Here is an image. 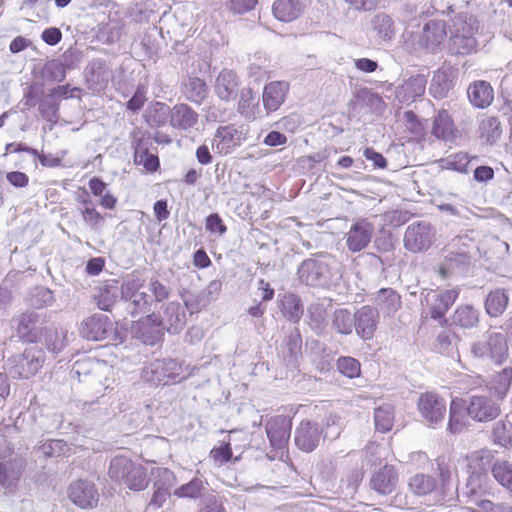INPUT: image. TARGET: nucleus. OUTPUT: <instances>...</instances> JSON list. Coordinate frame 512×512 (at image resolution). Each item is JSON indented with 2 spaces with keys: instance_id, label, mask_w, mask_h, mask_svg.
Segmentation results:
<instances>
[{
  "instance_id": "obj_1",
  "label": "nucleus",
  "mask_w": 512,
  "mask_h": 512,
  "mask_svg": "<svg viewBox=\"0 0 512 512\" xmlns=\"http://www.w3.org/2000/svg\"><path fill=\"white\" fill-rule=\"evenodd\" d=\"M300 284L314 289L330 290L337 287L343 277V266L329 253L320 252L304 259L297 268Z\"/></svg>"
},
{
  "instance_id": "obj_2",
  "label": "nucleus",
  "mask_w": 512,
  "mask_h": 512,
  "mask_svg": "<svg viewBox=\"0 0 512 512\" xmlns=\"http://www.w3.org/2000/svg\"><path fill=\"white\" fill-rule=\"evenodd\" d=\"M447 36L444 20H430L421 30H406L403 34V47L412 54L425 50L435 53Z\"/></svg>"
},
{
  "instance_id": "obj_3",
  "label": "nucleus",
  "mask_w": 512,
  "mask_h": 512,
  "mask_svg": "<svg viewBox=\"0 0 512 512\" xmlns=\"http://www.w3.org/2000/svg\"><path fill=\"white\" fill-rule=\"evenodd\" d=\"M71 373L79 382L87 383L95 389L97 387L107 389L114 381L113 367L105 361L90 357L77 360L73 364Z\"/></svg>"
},
{
  "instance_id": "obj_4",
  "label": "nucleus",
  "mask_w": 512,
  "mask_h": 512,
  "mask_svg": "<svg viewBox=\"0 0 512 512\" xmlns=\"http://www.w3.org/2000/svg\"><path fill=\"white\" fill-rule=\"evenodd\" d=\"M476 20L473 16L459 15L453 24V31L448 43V49L454 55H468L475 51L477 40Z\"/></svg>"
},
{
  "instance_id": "obj_5",
  "label": "nucleus",
  "mask_w": 512,
  "mask_h": 512,
  "mask_svg": "<svg viewBox=\"0 0 512 512\" xmlns=\"http://www.w3.org/2000/svg\"><path fill=\"white\" fill-rule=\"evenodd\" d=\"M45 359V351L41 347L30 346L22 354L8 358L5 365L13 377L28 379L38 373Z\"/></svg>"
},
{
  "instance_id": "obj_6",
  "label": "nucleus",
  "mask_w": 512,
  "mask_h": 512,
  "mask_svg": "<svg viewBox=\"0 0 512 512\" xmlns=\"http://www.w3.org/2000/svg\"><path fill=\"white\" fill-rule=\"evenodd\" d=\"M142 281L135 277H128L121 286V298L126 302V310L132 317L150 314L152 298L142 291Z\"/></svg>"
},
{
  "instance_id": "obj_7",
  "label": "nucleus",
  "mask_w": 512,
  "mask_h": 512,
  "mask_svg": "<svg viewBox=\"0 0 512 512\" xmlns=\"http://www.w3.org/2000/svg\"><path fill=\"white\" fill-rule=\"evenodd\" d=\"M18 336L25 342H37L47 329V314L45 312L28 311L14 318Z\"/></svg>"
},
{
  "instance_id": "obj_8",
  "label": "nucleus",
  "mask_w": 512,
  "mask_h": 512,
  "mask_svg": "<svg viewBox=\"0 0 512 512\" xmlns=\"http://www.w3.org/2000/svg\"><path fill=\"white\" fill-rule=\"evenodd\" d=\"M471 352L477 358H490L496 364H503L508 358L506 337L502 333H490L486 339L473 343Z\"/></svg>"
},
{
  "instance_id": "obj_9",
  "label": "nucleus",
  "mask_w": 512,
  "mask_h": 512,
  "mask_svg": "<svg viewBox=\"0 0 512 512\" xmlns=\"http://www.w3.org/2000/svg\"><path fill=\"white\" fill-rule=\"evenodd\" d=\"M472 267V255L445 252L433 270L442 280H453L467 276Z\"/></svg>"
},
{
  "instance_id": "obj_10",
  "label": "nucleus",
  "mask_w": 512,
  "mask_h": 512,
  "mask_svg": "<svg viewBox=\"0 0 512 512\" xmlns=\"http://www.w3.org/2000/svg\"><path fill=\"white\" fill-rule=\"evenodd\" d=\"M148 321H156L169 333L177 334L186 324V308L178 301L163 304L158 313L148 314Z\"/></svg>"
},
{
  "instance_id": "obj_11",
  "label": "nucleus",
  "mask_w": 512,
  "mask_h": 512,
  "mask_svg": "<svg viewBox=\"0 0 512 512\" xmlns=\"http://www.w3.org/2000/svg\"><path fill=\"white\" fill-rule=\"evenodd\" d=\"M434 230L427 221H419L410 224L404 235V246L411 252L427 250L434 240Z\"/></svg>"
},
{
  "instance_id": "obj_12",
  "label": "nucleus",
  "mask_w": 512,
  "mask_h": 512,
  "mask_svg": "<svg viewBox=\"0 0 512 512\" xmlns=\"http://www.w3.org/2000/svg\"><path fill=\"white\" fill-rule=\"evenodd\" d=\"M468 416L479 423L495 420L501 413L500 405L491 397L473 395L467 399Z\"/></svg>"
},
{
  "instance_id": "obj_13",
  "label": "nucleus",
  "mask_w": 512,
  "mask_h": 512,
  "mask_svg": "<svg viewBox=\"0 0 512 512\" xmlns=\"http://www.w3.org/2000/svg\"><path fill=\"white\" fill-rule=\"evenodd\" d=\"M417 407L420 415L430 427L442 423L445 418L446 402L435 393L421 394L418 399Z\"/></svg>"
},
{
  "instance_id": "obj_14",
  "label": "nucleus",
  "mask_w": 512,
  "mask_h": 512,
  "mask_svg": "<svg viewBox=\"0 0 512 512\" xmlns=\"http://www.w3.org/2000/svg\"><path fill=\"white\" fill-rule=\"evenodd\" d=\"M113 329V323L108 316L93 314L82 321L79 332L86 340L101 341L108 338Z\"/></svg>"
},
{
  "instance_id": "obj_15",
  "label": "nucleus",
  "mask_w": 512,
  "mask_h": 512,
  "mask_svg": "<svg viewBox=\"0 0 512 512\" xmlns=\"http://www.w3.org/2000/svg\"><path fill=\"white\" fill-rule=\"evenodd\" d=\"M245 140L244 132L234 124L220 126L215 132L212 147L221 155H228Z\"/></svg>"
},
{
  "instance_id": "obj_16",
  "label": "nucleus",
  "mask_w": 512,
  "mask_h": 512,
  "mask_svg": "<svg viewBox=\"0 0 512 512\" xmlns=\"http://www.w3.org/2000/svg\"><path fill=\"white\" fill-rule=\"evenodd\" d=\"M354 318V329L357 336L364 341L373 339L380 322L377 308L370 305L362 306L356 310Z\"/></svg>"
},
{
  "instance_id": "obj_17",
  "label": "nucleus",
  "mask_w": 512,
  "mask_h": 512,
  "mask_svg": "<svg viewBox=\"0 0 512 512\" xmlns=\"http://www.w3.org/2000/svg\"><path fill=\"white\" fill-rule=\"evenodd\" d=\"M459 289L453 288L442 292L432 291L425 296V304L428 307L430 317L434 320L444 318L449 308L458 298Z\"/></svg>"
},
{
  "instance_id": "obj_18",
  "label": "nucleus",
  "mask_w": 512,
  "mask_h": 512,
  "mask_svg": "<svg viewBox=\"0 0 512 512\" xmlns=\"http://www.w3.org/2000/svg\"><path fill=\"white\" fill-rule=\"evenodd\" d=\"M68 496L75 505L83 509L95 507L99 500L95 484L88 480L72 482L68 489Z\"/></svg>"
},
{
  "instance_id": "obj_19",
  "label": "nucleus",
  "mask_w": 512,
  "mask_h": 512,
  "mask_svg": "<svg viewBox=\"0 0 512 512\" xmlns=\"http://www.w3.org/2000/svg\"><path fill=\"white\" fill-rule=\"evenodd\" d=\"M374 226L367 219H359L352 224L346 234V245L351 252H360L371 242Z\"/></svg>"
},
{
  "instance_id": "obj_20",
  "label": "nucleus",
  "mask_w": 512,
  "mask_h": 512,
  "mask_svg": "<svg viewBox=\"0 0 512 512\" xmlns=\"http://www.w3.org/2000/svg\"><path fill=\"white\" fill-rule=\"evenodd\" d=\"M398 482L397 470L394 466L386 464L372 474L369 486L377 494L386 496L396 490Z\"/></svg>"
},
{
  "instance_id": "obj_21",
  "label": "nucleus",
  "mask_w": 512,
  "mask_h": 512,
  "mask_svg": "<svg viewBox=\"0 0 512 512\" xmlns=\"http://www.w3.org/2000/svg\"><path fill=\"white\" fill-rule=\"evenodd\" d=\"M456 72L449 66H442L437 69L431 79L429 94L435 99L448 97L456 81Z\"/></svg>"
},
{
  "instance_id": "obj_22",
  "label": "nucleus",
  "mask_w": 512,
  "mask_h": 512,
  "mask_svg": "<svg viewBox=\"0 0 512 512\" xmlns=\"http://www.w3.org/2000/svg\"><path fill=\"white\" fill-rule=\"evenodd\" d=\"M322 435L321 427L311 421H302L295 430L296 446L304 452H312L318 446Z\"/></svg>"
},
{
  "instance_id": "obj_23",
  "label": "nucleus",
  "mask_w": 512,
  "mask_h": 512,
  "mask_svg": "<svg viewBox=\"0 0 512 512\" xmlns=\"http://www.w3.org/2000/svg\"><path fill=\"white\" fill-rule=\"evenodd\" d=\"M85 78L88 89L94 92L104 90L110 79V71L103 59H92L85 68Z\"/></svg>"
},
{
  "instance_id": "obj_24",
  "label": "nucleus",
  "mask_w": 512,
  "mask_h": 512,
  "mask_svg": "<svg viewBox=\"0 0 512 512\" xmlns=\"http://www.w3.org/2000/svg\"><path fill=\"white\" fill-rule=\"evenodd\" d=\"M291 432V421L283 415L272 417L266 424L268 439L275 449H282L287 444Z\"/></svg>"
},
{
  "instance_id": "obj_25",
  "label": "nucleus",
  "mask_w": 512,
  "mask_h": 512,
  "mask_svg": "<svg viewBox=\"0 0 512 512\" xmlns=\"http://www.w3.org/2000/svg\"><path fill=\"white\" fill-rule=\"evenodd\" d=\"M289 84L285 81H273L265 85L262 100L267 113L274 112L284 103Z\"/></svg>"
},
{
  "instance_id": "obj_26",
  "label": "nucleus",
  "mask_w": 512,
  "mask_h": 512,
  "mask_svg": "<svg viewBox=\"0 0 512 512\" xmlns=\"http://www.w3.org/2000/svg\"><path fill=\"white\" fill-rule=\"evenodd\" d=\"M238 77L232 70L223 69L215 80L214 92L223 101L234 100L238 92Z\"/></svg>"
},
{
  "instance_id": "obj_27",
  "label": "nucleus",
  "mask_w": 512,
  "mask_h": 512,
  "mask_svg": "<svg viewBox=\"0 0 512 512\" xmlns=\"http://www.w3.org/2000/svg\"><path fill=\"white\" fill-rule=\"evenodd\" d=\"M426 83L423 75L412 76L397 88L396 98L401 103L414 102L424 94Z\"/></svg>"
},
{
  "instance_id": "obj_28",
  "label": "nucleus",
  "mask_w": 512,
  "mask_h": 512,
  "mask_svg": "<svg viewBox=\"0 0 512 512\" xmlns=\"http://www.w3.org/2000/svg\"><path fill=\"white\" fill-rule=\"evenodd\" d=\"M375 307L385 317L393 316L402 306L401 296L392 288H382L375 294Z\"/></svg>"
},
{
  "instance_id": "obj_29",
  "label": "nucleus",
  "mask_w": 512,
  "mask_h": 512,
  "mask_svg": "<svg viewBox=\"0 0 512 512\" xmlns=\"http://www.w3.org/2000/svg\"><path fill=\"white\" fill-rule=\"evenodd\" d=\"M467 399L454 398L450 403L448 430L451 433H460L468 424Z\"/></svg>"
},
{
  "instance_id": "obj_30",
  "label": "nucleus",
  "mask_w": 512,
  "mask_h": 512,
  "mask_svg": "<svg viewBox=\"0 0 512 512\" xmlns=\"http://www.w3.org/2000/svg\"><path fill=\"white\" fill-rule=\"evenodd\" d=\"M198 114L189 105L180 103L171 108L170 125L179 130H188L198 122Z\"/></svg>"
},
{
  "instance_id": "obj_31",
  "label": "nucleus",
  "mask_w": 512,
  "mask_h": 512,
  "mask_svg": "<svg viewBox=\"0 0 512 512\" xmlns=\"http://www.w3.org/2000/svg\"><path fill=\"white\" fill-rule=\"evenodd\" d=\"M302 338L297 328L289 331L282 347L283 361L287 367L295 368L301 355Z\"/></svg>"
},
{
  "instance_id": "obj_32",
  "label": "nucleus",
  "mask_w": 512,
  "mask_h": 512,
  "mask_svg": "<svg viewBox=\"0 0 512 512\" xmlns=\"http://www.w3.org/2000/svg\"><path fill=\"white\" fill-rule=\"evenodd\" d=\"M469 477L466 485L461 489L460 495L466 503H475L480 500V493L485 490L487 473L475 470H469Z\"/></svg>"
},
{
  "instance_id": "obj_33",
  "label": "nucleus",
  "mask_w": 512,
  "mask_h": 512,
  "mask_svg": "<svg viewBox=\"0 0 512 512\" xmlns=\"http://www.w3.org/2000/svg\"><path fill=\"white\" fill-rule=\"evenodd\" d=\"M467 96L473 106L477 108H485L493 101V88L486 81H475L469 85L467 89Z\"/></svg>"
},
{
  "instance_id": "obj_34",
  "label": "nucleus",
  "mask_w": 512,
  "mask_h": 512,
  "mask_svg": "<svg viewBox=\"0 0 512 512\" xmlns=\"http://www.w3.org/2000/svg\"><path fill=\"white\" fill-rule=\"evenodd\" d=\"M509 303V293L504 288H496L489 292L485 300V310L490 317H498L504 313Z\"/></svg>"
},
{
  "instance_id": "obj_35",
  "label": "nucleus",
  "mask_w": 512,
  "mask_h": 512,
  "mask_svg": "<svg viewBox=\"0 0 512 512\" xmlns=\"http://www.w3.org/2000/svg\"><path fill=\"white\" fill-rule=\"evenodd\" d=\"M182 93L188 101L200 105L208 95V88L204 80L189 77L182 83Z\"/></svg>"
},
{
  "instance_id": "obj_36",
  "label": "nucleus",
  "mask_w": 512,
  "mask_h": 512,
  "mask_svg": "<svg viewBox=\"0 0 512 512\" xmlns=\"http://www.w3.org/2000/svg\"><path fill=\"white\" fill-rule=\"evenodd\" d=\"M166 331L159 322L148 321V315L139 324L137 337L146 345H155L160 342Z\"/></svg>"
},
{
  "instance_id": "obj_37",
  "label": "nucleus",
  "mask_w": 512,
  "mask_h": 512,
  "mask_svg": "<svg viewBox=\"0 0 512 512\" xmlns=\"http://www.w3.org/2000/svg\"><path fill=\"white\" fill-rule=\"evenodd\" d=\"M23 466L22 459L0 461V485L6 488L15 485L21 476Z\"/></svg>"
},
{
  "instance_id": "obj_38",
  "label": "nucleus",
  "mask_w": 512,
  "mask_h": 512,
  "mask_svg": "<svg viewBox=\"0 0 512 512\" xmlns=\"http://www.w3.org/2000/svg\"><path fill=\"white\" fill-rule=\"evenodd\" d=\"M272 11L278 20L291 22L300 16L302 6L299 0H276Z\"/></svg>"
},
{
  "instance_id": "obj_39",
  "label": "nucleus",
  "mask_w": 512,
  "mask_h": 512,
  "mask_svg": "<svg viewBox=\"0 0 512 512\" xmlns=\"http://www.w3.org/2000/svg\"><path fill=\"white\" fill-rule=\"evenodd\" d=\"M259 97L251 88H243L240 92L238 112L246 119H255L259 113Z\"/></svg>"
},
{
  "instance_id": "obj_40",
  "label": "nucleus",
  "mask_w": 512,
  "mask_h": 512,
  "mask_svg": "<svg viewBox=\"0 0 512 512\" xmlns=\"http://www.w3.org/2000/svg\"><path fill=\"white\" fill-rule=\"evenodd\" d=\"M479 315V310L472 305H460L453 314L452 322L459 327L471 329L478 325Z\"/></svg>"
},
{
  "instance_id": "obj_41",
  "label": "nucleus",
  "mask_w": 512,
  "mask_h": 512,
  "mask_svg": "<svg viewBox=\"0 0 512 512\" xmlns=\"http://www.w3.org/2000/svg\"><path fill=\"white\" fill-rule=\"evenodd\" d=\"M281 311L291 322L297 323L303 315V306L298 295L285 293L280 300Z\"/></svg>"
},
{
  "instance_id": "obj_42",
  "label": "nucleus",
  "mask_w": 512,
  "mask_h": 512,
  "mask_svg": "<svg viewBox=\"0 0 512 512\" xmlns=\"http://www.w3.org/2000/svg\"><path fill=\"white\" fill-rule=\"evenodd\" d=\"M371 26L382 41H391L395 36L394 21L388 14H376L371 20Z\"/></svg>"
},
{
  "instance_id": "obj_43",
  "label": "nucleus",
  "mask_w": 512,
  "mask_h": 512,
  "mask_svg": "<svg viewBox=\"0 0 512 512\" xmlns=\"http://www.w3.org/2000/svg\"><path fill=\"white\" fill-rule=\"evenodd\" d=\"M453 132L454 123L449 113L444 109L440 110L434 119L432 134L438 139L449 140Z\"/></svg>"
},
{
  "instance_id": "obj_44",
  "label": "nucleus",
  "mask_w": 512,
  "mask_h": 512,
  "mask_svg": "<svg viewBox=\"0 0 512 512\" xmlns=\"http://www.w3.org/2000/svg\"><path fill=\"white\" fill-rule=\"evenodd\" d=\"M480 137L489 144L498 141L502 134L501 123L497 117L488 116L482 119L479 125Z\"/></svg>"
},
{
  "instance_id": "obj_45",
  "label": "nucleus",
  "mask_w": 512,
  "mask_h": 512,
  "mask_svg": "<svg viewBox=\"0 0 512 512\" xmlns=\"http://www.w3.org/2000/svg\"><path fill=\"white\" fill-rule=\"evenodd\" d=\"M354 314L345 308L336 309L332 315V327L337 333L349 335L354 329Z\"/></svg>"
},
{
  "instance_id": "obj_46",
  "label": "nucleus",
  "mask_w": 512,
  "mask_h": 512,
  "mask_svg": "<svg viewBox=\"0 0 512 512\" xmlns=\"http://www.w3.org/2000/svg\"><path fill=\"white\" fill-rule=\"evenodd\" d=\"M43 337L48 350L57 354L66 346L67 331L63 328L47 327Z\"/></svg>"
},
{
  "instance_id": "obj_47",
  "label": "nucleus",
  "mask_w": 512,
  "mask_h": 512,
  "mask_svg": "<svg viewBox=\"0 0 512 512\" xmlns=\"http://www.w3.org/2000/svg\"><path fill=\"white\" fill-rule=\"evenodd\" d=\"M122 483L132 490H144L148 486L146 469L142 465L133 463Z\"/></svg>"
},
{
  "instance_id": "obj_48",
  "label": "nucleus",
  "mask_w": 512,
  "mask_h": 512,
  "mask_svg": "<svg viewBox=\"0 0 512 512\" xmlns=\"http://www.w3.org/2000/svg\"><path fill=\"white\" fill-rule=\"evenodd\" d=\"M132 460L126 456H115L110 461L108 474L111 479L122 482L129 474L132 467Z\"/></svg>"
},
{
  "instance_id": "obj_49",
  "label": "nucleus",
  "mask_w": 512,
  "mask_h": 512,
  "mask_svg": "<svg viewBox=\"0 0 512 512\" xmlns=\"http://www.w3.org/2000/svg\"><path fill=\"white\" fill-rule=\"evenodd\" d=\"M120 294L121 288L119 289L117 285L105 286L100 290L99 294L95 296L97 307L103 311H110Z\"/></svg>"
},
{
  "instance_id": "obj_50",
  "label": "nucleus",
  "mask_w": 512,
  "mask_h": 512,
  "mask_svg": "<svg viewBox=\"0 0 512 512\" xmlns=\"http://www.w3.org/2000/svg\"><path fill=\"white\" fill-rule=\"evenodd\" d=\"M39 112L48 122L55 124L59 120V102L49 92L39 101Z\"/></svg>"
},
{
  "instance_id": "obj_51",
  "label": "nucleus",
  "mask_w": 512,
  "mask_h": 512,
  "mask_svg": "<svg viewBox=\"0 0 512 512\" xmlns=\"http://www.w3.org/2000/svg\"><path fill=\"white\" fill-rule=\"evenodd\" d=\"M27 302L36 309L50 306L54 302L53 292L46 287L37 286L30 291Z\"/></svg>"
},
{
  "instance_id": "obj_52",
  "label": "nucleus",
  "mask_w": 512,
  "mask_h": 512,
  "mask_svg": "<svg viewBox=\"0 0 512 512\" xmlns=\"http://www.w3.org/2000/svg\"><path fill=\"white\" fill-rule=\"evenodd\" d=\"M492 475L503 488L512 492V462H496L492 466Z\"/></svg>"
},
{
  "instance_id": "obj_53",
  "label": "nucleus",
  "mask_w": 512,
  "mask_h": 512,
  "mask_svg": "<svg viewBox=\"0 0 512 512\" xmlns=\"http://www.w3.org/2000/svg\"><path fill=\"white\" fill-rule=\"evenodd\" d=\"M436 487L435 479L426 474H416L409 480L410 490L419 496L432 492Z\"/></svg>"
},
{
  "instance_id": "obj_54",
  "label": "nucleus",
  "mask_w": 512,
  "mask_h": 512,
  "mask_svg": "<svg viewBox=\"0 0 512 512\" xmlns=\"http://www.w3.org/2000/svg\"><path fill=\"white\" fill-rule=\"evenodd\" d=\"M494 442L504 448L512 446V423L500 420L493 425Z\"/></svg>"
},
{
  "instance_id": "obj_55",
  "label": "nucleus",
  "mask_w": 512,
  "mask_h": 512,
  "mask_svg": "<svg viewBox=\"0 0 512 512\" xmlns=\"http://www.w3.org/2000/svg\"><path fill=\"white\" fill-rule=\"evenodd\" d=\"M374 420L376 430L382 433L388 432L394 421L393 408L390 405H384L375 409Z\"/></svg>"
},
{
  "instance_id": "obj_56",
  "label": "nucleus",
  "mask_w": 512,
  "mask_h": 512,
  "mask_svg": "<svg viewBox=\"0 0 512 512\" xmlns=\"http://www.w3.org/2000/svg\"><path fill=\"white\" fill-rule=\"evenodd\" d=\"M492 454L489 450L473 452L468 457V469L486 473L492 462Z\"/></svg>"
},
{
  "instance_id": "obj_57",
  "label": "nucleus",
  "mask_w": 512,
  "mask_h": 512,
  "mask_svg": "<svg viewBox=\"0 0 512 512\" xmlns=\"http://www.w3.org/2000/svg\"><path fill=\"white\" fill-rule=\"evenodd\" d=\"M203 490H205L203 481L193 478L190 482L175 489L174 495L180 498L196 499L202 496Z\"/></svg>"
},
{
  "instance_id": "obj_58",
  "label": "nucleus",
  "mask_w": 512,
  "mask_h": 512,
  "mask_svg": "<svg viewBox=\"0 0 512 512\" xmlns=\"http://www.w3.org/2000/svg\"><path fill=\"white\" fill-rule=\"evenodd\" d=\"M474 248L473 240L467 235H459L454 237L446 246L445 252L452 254H466L472 255L471 251Z\"/></svg>"
},
{
  "instance_id": "obj_59",
  "label": "nucleus",
  "mask_w": 512,
  "mask_h": 512,
  "mask_svg": "<svg viewBox=\"0 0 512 512\" xmlns=\"http://www.w3.org/2000/svg\"><path fill=\"white\" fill-rule=\"evenodd\" d=\"M170 112L171 108L168 105L157 102L150 111L147 122L151 127L164 126L168 119L170 120Z\"/></svg>"
},
{
  "instance_id": "obj_60",
  "label": "nucleus",
  "mask_w": 512,
  "mask_h": 512,
  "mask_svg": "<svg viewBox=\"0 0 512 512\" xmlns=\"http://www.w3.org/2000/svg\"><path fill=\"white\" fill-rule=\"evenodd\" d=\"M42 73L43 77L49 82H62L66 78L65 66L56 60L46 63Z\"/></svg>"
},
{
  "instance_id": "obj_61",
  "label": "nucleus",
  "mask_w": 512,
  "mask_h": 512,
  "mask_svg": "<svg viewBox=\"0 0 512 512\" xmlns=\"http://www.w3.org/2000/svg\"><path fill=\"white\" fill-rule=\"evenodd\" d=\"M68 450L67 443L64 440L50 439L38 446L45 457H59Z\"/></svg>"
},
{
  "instance_id": "obj_62",
  "label": "nucleus",
  "mask_w": 512,
  "mask_h": 512,
  "mask_svg": "<svg viewBox=\"0 0 512 512\" xmlns=\"http://www.w3.org/2000/svg\"><path fill=\"white\" fill-rule=\"evenodd\" d=\"M337 369L341 374L352 379L360 376L361 364L355 358L340 357L337 360Z\"/></svg>"
},
{
  "instance_id": "obj_63",
  "label": "nucleus",
  "mask_w": 512,
  "mask_h": 512,
  "mask_svg": "<svg viewBox=\"0 0 512 512\" xmlns=\"http://www.w3.org/2000/svg\"><path fill=\"white\" fill-rule=\"evenodd\" d=\"M148 291L151 293L152 302H163L171 294V288L162 283L157 277H152L148 283Z\"/></svg>"
},
{
  "instance_id": "obj_64",
  "label": "nucleus",
  "mask_w": 512,
  "mask_h": 512,
  "mask_svg": "<svg viewBox=\"0 0 512 512\" xmlns=\"http://www.w3.org/2000/svg\"><path fill=\"white\" fill-rule=\"evenodd\" d=\"M512 383V368L505 367L494 378V388L500 397H504V395L509 390Z\"/></svg>"
}]
</instances>
